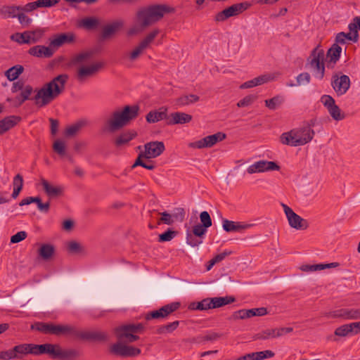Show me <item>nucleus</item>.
Listing matches in <instances>:
<instances>
[{
	"mask_svg": "<svg viewBox=\"0 0 360 360\" xmlns=\"http://www.w3.org/2000/svg\"><path fill=\"white\" fill-rule=\"evenodd\" d=\"M67 74L59 75L54 77L51 82L44 84L40 89H36V94L30 98L33 92V88L30 85H26L21 91L20 94L21 97L20 103H24L27 100H33L34 104L38 108H43L51 103L65 90V86L68 80Z\"/></svg>",
	"mask_w": 360,
	"mask_h": 360,
	"instance_id": "1",
	"label": "nucleus"
},
{
	"mask_svg": "<svg viewBox=\"0 0 360 360\" xmlns=\"http://www.w3.org/2000/svg\"><path fill=\"white\" fill-rule=\"evenodd\" d=\"M175 8L167 4H152L139 8L135 14L136 25L128 30L129 35H134L161 20L165 14L172 13Z\"/></svg>",
	"mask_w": 360,
	"mask_h": 360,
	"instance_id": "2",
	"label": "nucleus"
},
{
	"mask_svg": "<svg viewBox=\"0 0 360 360\" xmlns=\"http://www.w3.org/2000/svg\"><path fill=\"white\" fill-rule=\"evenodd\" d=\"M140 108L137 105H125L122 110H115L103 126L105 132L113 133L127 126L139 116Z\"/></svg>",
	"mask_w": 360,
	"mask_h": 360,
	"instance_id": "3",
	"label": "nucleus"
},
{
	"mask_svg": "<svg viewBox=\"0 0 360 360\" xmlns=\"http://www.w3.org/2000/svg\"><path fill=\"white\" fill-rule=\"evenodd\" d=\"M324 51L318 44L310 53L307 58L305 68L312 70L315 77L322 79L325 75Z\"/></svg>",
	"mask_w": 360,
	"mask_h": 360,
	"instance_id": "4",
	"label": "nucleus"
},
{
	"mask_svg": "<svg viewBox=\"0 0 360 360\" xmlns=\"http://www.w3.org/2000/svg\"><path fill=\"white\" fill-rule=\"evenodd\" d=\"M143 329L142 323H129L115 328L114 333L118 340L131 343L139 339V336L136 334L141 333Z\"/></svg>",
	"mask_w": 360,
	"mask_h": 360,
	"instance_id": "5",
	"label": "nucleus"
},
{
	"mask_svg": "<svg viewBox=\"0 0 360 360\" xmlns=\"http://www.w3.org/2000/svg\"><path fill=\"white\" fill-rule=\"evenodd\" d=\"M39 355L42 354H48L52 358L67 359L77 356V352L73 349H62L61 347L58 344H44L37 346Z\"/></svg>",
	"mask_w": 360,
	"mask_h": 360,
	"instance_id": "6",
	"label": "nucleus"
},
{
	"mask_svg": "<svg viewBox=\"0 0 360 360\" xmlns=\"http://www.w3.org/2000/svg\"><path fill=\"white\" fill-rule=\"evenodd\" d=\"M331 86L338 96L345 95L350 88L351 81L349 76L341 72L333 74L330 82Z\"/></svg>",
	"mask_w": 360,
	"mask_h": 360,
	"instance_id": "7",
	"label": "nucleus"
},
{
	"mask_svg": "<svg viewBox=\"0 0 360 360\" xmlns=\"http://www.w3.org/2000/svg\"><path fill=\"white\" fill-rule=\"evenodd\" d=\"M105 65L102 61L93 63L89 65H79L76 72V79L79 82H85L88 78L95 76Z\"/></svg>",
	"mask_w": 360,
	"mask_h": 360,
	"instance_id": "8",
	"label": "nucleus"
},
{
	"mask_svg": "<svg viewBox=\"0 0 360 360\" xmlns=\"http://www.w3.org/2000/svg\"><path fill=\"white\" fill-rule=\"evenodd\" d=\"M250 4L248 2L235 4L217 13L214 16L216 22H224L228 18L236 16L247 10Z\"/></svg>",
	"mask_w": 360,
	"mask_h": 360,
	"instance_id": "9",
	"label": "nucleus"
},
{
	"mask_svg": "<svg viewBox=\"0 0 360 360\" xmlns=\"http://www.w3.org/2000/svg\"><path fill=\"white\" fill-rule=\"evenodd\" d=\"M282 206L290 227L297 230H306L309 227L307 220L302 218L288 205L282 204Z\"/></svg>",
	"mask_w": 360,
	"mask_h": 360,
	"instance_id": "10",
	"label": "nucleus"
},
{
	"mask_svg": "<svg viewBox=\"0 0 360 360\" xmlns=\"http://www.w3.org/2000/svg\"><path fill=\"white\" fill-rule=\"evenodd\" d=\"M110 352L115 355L122 357H133L141 354L140 349L124 345L122 343V341L120 340L110 347Z\"/></svg>",
	"mask_w": 360,
	"mask_h": 360,
	"instance_id": "11",
	"label": "nucleus"
},
{
	"mask_svg": "<svg viewBox=\"0 0 360 360\" xmlns=\"http://www.w3.org/2000/svg\"><path fill=\"white\" fill-rule=\"evenodd\" d=\"M43 32L41 30L30 32L26 31L22 33L16 32L11 36V39L18 44H31L37 43L42 37Z\"/></svg>",
	"mask_w": 360,
	"mask_h": 360,
	"instance_id": "12",
	"label": "nucleus"
},
{
	"mask_svg": "<svg viewBox=\"0 0 360 360\" xmlns=\"http://www.w3.org/2000/svg\"><path fill=\"white\" fill-rule=\"evenodd\" d=\"M321 102L326 108L331 117L335 121L345 119V115L341 112L340 108L335 104V99L330 95H323L321 97Z\"/></svg>",
	"mask_w": 360,
	"mask_h": 360,
	"instance_id": "13",
	"label": "nucleus"
},
{
	"mask_svg": "<svg viewBox=\"0 0 360 360\" xmlns=\"http://www.w3.org/2000/svg\"><path fill=\"white\" fill-rule=\"evenodd\" d=\"M226 135L223 132H217L214 134L207 136L197 141L189 143V147L193 148L202 149L205 148H211L217 142L221 141L226 139Z\"/></svg>",
	"mask_w": 360,
	"mask_h": 360,
	"instance_id": "14",
	"label": "nucleus"
},
{
	"mask_svg": "<svg viewBox=\"0 0 360 360\" xmlns=\"http://www.w3.org/2000/svg\"><path fill=\"white\" fill-rule=\"evenodd\" d=\"M311 141V137L308 135L305 138H300L297 134L296 130H291L289 132H285L281 136V142L283 144L291 146H303Z\"/></svg>",
	"mask_w": 360,
	"mask_h": 360,
	"instance_id": "15",
	"label": "nucleus"
},
{
	"mask_svg": "<svg viewBox=\"0 0 360 360\" xmlns=\"http://www.w3.org/2000/svg\"><path fill=\"white\" fill-rule=\"evenodd\" d=\"M280 166L275 162L267 160H259L251 165L247 169L248 174L257 172H264L268 171H278Z\"/></svg>",
	"mask_w": 360,
	"mask_h": 360,
	"instance_id": "16",
	"label": "nucleus"
},
{
	"mask_svg": "<svg viewBox=\"0 0 360 360\" xmlns=\"http://www.w3.org/2000/svg\"><path fill=\"white\" fill-rule=\"evenodd\" d=\"M145 155L150 158H155L160 156L165 150V144L162 141H150L144 145Z\"/></svg>",
	"mask_w": 360,
	"mask_h": 360,
	"instance_id": "17",
	"label": "nucleus"
},
{
	"mask_svg": "<svg viewBox=\"0 0 360 360\" xmlns=\"http://www.w3.org/2000/svg\"><path fill=\"white\" fill-rule=\"evenodd\" d=\"M77 338L96 342H107L109 340L108 334L101 330L78 331Z\"/></svg>",
	"mask_w": 360,
	"mask_h": 360,
	"instance_id": "18",
	"label": "nucleus"
},
{
	"mask_svg": "<svg viewBox=\"0 0 360 360\" xmlns=\"http://www.w3.org/2000/svg\"><path fill=\"white\" fill-rule=\"evenodd\" d=\"M124 26V21L122 20H117L109 24L105 25L101 33L102 39H107L112 37Z\"/></svg>",
	"mask_w": 360,
	"mask_h": 360,
	"instance_id": "19",
	"label": "nucleus"
},
{
	"mask_svg": "<svg viewBox=\"0 0 360 360\" xmlns=\"http://www.w3.org/2000/svg\"><path fill=\"white\" fill-rule=\"evenodd\" d=\"M54 52L55 49H52L50 45L49 46L37 45L31 47L28 51V53L31 56L45 58H51Z\"/></svg>",
	"mask_w": 360,
	"mask_h": 360,
	"instance_id": "20",
	"label": "nucleus"
},
{
	"mask_svg": "<svg viewBox=\"0 0 360 360\" xmlns=\"http://www.w3.org/2000/svg\"><path fill=\"white\" fill-rule=\"evenodd\" d=\"M41 184L46 194L50 198L61 196L64 192V188L61 186H53L45 179H41Z\"/></svg>",
	"mask_w": 360,
	"mask_h": 360,
	"instance_id": "21",
	"label": "nucleus"
},
{
	"mask_svg": "<svg viewBox=\"0 0 360 360\" xmlns=\"http://www.w3.org/2000/svg\"><path fill=\"white\" fill-rule=\"evenodd\" d=\"M78 330L70 325H54L51 323L50 334L55 335H71L77 337Z\"/></svg>",
	"mask_w": 360,
	"mask_h": 360,
	"instance_id": "22",
	"label": "nucleus"
},
{
	"mask_svg": "<svg viewBox=\"0 0 360 360\" xmlns=\"http://www.w3.org/2000/svg\"><path fill=\"white\" fill-rule=\"evenodd\" d=\"M342 47L337 44H333L326 53L328 60V67L333 68L336 63L340 60Z\"/></svg>",
	"mask_w": 360,
	"mask_h": 360,
	"instance_id": "23",
	"label": "nucleus"
},
{
	"mask_svg": "<svg viewBox=\"0 0 360 360\" xmlns=\"http://www.w3.org/2000/svg\"><path fill=\"white\" fill-rule=\"evenodd\" d=\"M168 108L161 107L158 110H151L146 116V120L148 123H156L159 121L168 119Z\"/></svg>",
	"mask_w": 360,
	"mask_h": 360,
	"instance_id": "24",
	"label": "nucleus"
},
{
	"mask_svg": "<svg viewBox=\"0 0 360 360\" xmlns=\"http://www.w3.org/2000/svg\"><path fill=\"white\" fill-rule=\"evenodd\" d=\"M333 316L344 319H360V309H341L334 311Z\"/></svg>",
	"mask_w": 360,
	"mask_h": 360,
	"instance_id": "25",
	"label": "nucleus"
},
{
	"mask_svg": "<svg viewBox=\"0 0 360 360\" xmlns=\"http://www.w3.org/2000/svg\"><path fill=\"white\" fill-rule=\"evenodd\" d=\"M222 222L223 229L226 232L240 231L253 226V224H241L240 222H235L228 219H224Z\"/></svg>",
	"mask_w": 360,
	"mask_h": 360,
	"instance_id": "26",
	"label": "nucleus"
},
{
	"mask_svg": "<svg viewBox=\"0 0 360 360\" xmlns=\"http://www.w3.org/2000/svg\"><path fill=\"white\" fill-rule=\"evenodd\" d=\"M274 77L271 75H262L255 77L251 80L247 81L242 84L240 86V89H249L259 85L265 84L274 79Z\"/></svg>",
	"mask_w": 360,
	"mask_h": 360,
	"instance_id": "27",
	"label": "nucleus"
},
{
	"mask_svg": "<svg viewBox=\"0 0 360 360\" xmlns=\"http://www.w3.org/2000/svg\"><path fill=\"white\" fill-rule=\"evenodd\" d=\"M171 120L167 122L169 125L184 124L192 120V116L186 112H176L171 114Z\"/></svg>",
	"mask_w": 360,
	"mask_h": 360,
	"instance_id": "28",
	"label": "nucleus"
},
{
	"mask_svg": "<svg viewBox=\"0 0 360 360\" xmlns=\"http://www.w3.org/2000/svg\"><path fill=\"white\" fill-rule=\"evenodd\" d=\"M136 132L131 131H127L120 134L114 140V144L116 147L120 148L127 145L136 136Z\"/></svg>",
	"mask_w": 360,
	"mask_h": 360,
	"instance_id": "29",
	"label": "nucleus"
},
{
	"mask_svg": "<svg viewBox=\"0 0 360 360\" xmlns=\"http://www.w3.org/2000/svg\"><path fill=\"white\" fill-rule=\"evenodd\" d=\"M20 120V117L11 115L0 120V135L13 128Z\"/></svg>",
	"mask_w": 360,
	"mask_h": 360,
	"instance_id": "30",
	"label": "nucleus"
},
{
	"mask_svg": "<svg viewBox=\"0 0 360 360\" xmlns=\"http://www.w3.org/2000/svg\"><path fill=\"white\" fill-rule=\"evenodd\" d=\"M74 41V35L72 34H60L57 35L50 42V46L52 49H56L65 43H70Z\"/></svg>",
	"mask_w": 360,
	"mask_h": 360,
	"instance_id": "31",
	"label": "nucleus"
},
{
	"mask_svg": "<svg viewBox=\"0 0 360 360\" xmlns=\"http://www.w3.org/2000/svg\"><path fill=\"white\" fill-rule=\"evenodd\" d=\"M55 247L49 243L42 244L38 250L39 256L44 261L50 260L55 254Z\"/></svg>",
	"mask_w": 360,
	"mask_h": 360,
	"instance_id": "32",
	"label": "nucleus"
},
{
	"mask_svg": "<svg viewBox=\"0 0 360 360\" xmlns=\"http://www.w3.org/2000/svg\"><path fill=\"white\" fill-rule=\"evenodd\" d=\"M100 21L97 18L86 17L79 21L78 26L89 31L96 30L98 27Z\"/></svg>",
	"mask_w": 360,
	"mask_h": 360,
	"instance_id": "33",
	"label": "nucleus"
},
{
	"mask_svg": "<svg viewBox=\"0 0 360 360\" xmlns=\"http://www.w3.org/2000/svg\"><path fill=\"white\" fill-rule=\"evenodd\" d=\"M94 54L95 51L94 50L81 52L72 58L71 64L75 66L82 65L86 60L91 58Z\"/></svg>",
	"mask_w": 360,
	"mask_h": 360,
	"instance_id": "34",
	"label": "nucleus"
},
{
	"mask_svg": "<svg viewBox=\"0 0 360 360\" xmlns=\"http://www.w3.org/2000/svg\"><path fill=\"white\" fill-rule=\"evenodd\" d=\"M211 298H205L200 302H192L188 304V309L196 311H205L212 309Z\"/></svg>",
	"mask_w": 360,
	"mask_h": 360,
	"instance_id": "35",
	"label": "nucleus"
},
{
	"mask_svg": "<svg viewBox=\"0 0 360 360\" xmlns=\"http://www.w3.org/2000/svg\"><path fill=\"white\" fill-rule=\"evenodd\" d=\"M212 309L219 308L235 302L236 298L233 296L210 297Z\"/></svg>",
	"mask_w": 360,
	"mask_h": 360,
	"instance_id": "36",
	"label": "nucleus"
},
{
	"mask_svg": "<svg viewBox=\"0 0 360 360\" xmlns=\"http://www.w3.org/2000/svg\"><path fill=\"white\" fill-rule=\"evenodd\" d=\"M19 11V6L4 5L0 7V15L3 18H15L16 13Z\"/></svg>",
	"mask_w": 360,
	"mask_h": 360,
	"instance_id": "37",
	"label": "nucleus"
},
{
	"mask_svg": "<svg viewBox=\"0 0 360 360\" xmlns=\"http://www.w3.org/2000/svg\"><path fill=\"white\" fill-rule=\"evenodd\" d=\"M23 70L24 68L22 65H16L7 70L5 72V76L9 81L12 82L18 79L20 75L23 72Z\"/></svg>",
	"mask_w": 360,
	"mask_h": 360,
	"instance_id": "38",
	"label": "nucleus"
},
{
	"mask_svg": "<svg viewBox=\"0 0 360 360\" xmlns=\"http://www.w3.org/2000/svg\"><path fill=\"white\" fill-rule=\"evenodd\" d=\"M200 97L195 94L183 95L176 100V104L180 106L188 105L198 102Z\"/></svg>",
	"mask_w": 360,
	"mask_h": 360,
	"instance_id": "39",
	"label": "nucleus"
},
{
	"mask_svg": "<svg viewBox=\"0 0 360 360\" xmlns=\"http://www.w3.org/2000/svg\"><path fill=\"white\" fill-rule=\"evenodd\" d=\"M86 124L84 120H79L75 124L68 127L65 131L66 136H75Z\"/></svg>",
	"mask_w": 360,
	"mask_h": 360,
	"instance_id": "40",
	"label": "nucleus"
},
{
	"mask_svg": "<svg viewBox=\"0 0 360 360\" xmlns=\"http://www.w3.org/2000/svg\"><path fill=\"white\" fill-rule=\"evenodd\" d=\"M265 105L269 109L274 110L281 106L284 102V98L282 96H276L270 99L265 100Z\"/></svg>",
	"mask_w": 360,
	"mask_h": 360,
	"instance_id": "41",
	"label": "nucleus"
},
{
	"mask_svg": "<svg viewBox=\"0 0 360 360\" xmlns=\"http://www.w3.org/2000/svg\"><path fill=\"white\" fill-rule=\"evenodd\" d=\"M29 344H20L15 346L11 349L13 355H15L14 359H21L22 355L28 354Z\"/></svg>",
	"mask_w": 360,
	"mask_h": 360,
	"instance_id": "42",
	"label": "nucleus"
},
{
	"mask_svg": "<svg viewBox=\"0 0 360 360\" xmlns=\"http://www.w3.org/2000/svg\"><path fill=\"white\" fill-rule=\"evenodd\" d=\"M254 340H269L276 338L274 328H267L254 335Z\"/></svg>",
	"mask_w": 360,
	"mask_h": 360,
	"instance_id": "43",
	"label": "nucleus"
},
{
	"mask_svg": "<svg viewBox=\"0 0 360 360\" xmlns=\"http://www.w3.org/2000/svg\"><path fill=\"white\" fill-rule=\"evenodd\" d=\"M250 354L252 360H263L275 356V353L271 350L252 352Z\"/></svg>",
	"mask_w": 360,
	"mask_h": 360,
	"instance_id": "44",
	"label": "nucleus"
},
{
	"mask_svg": "<svg viewBox=\"0 0 360 360\" xmlns=\"http://www.w3.org/2000/svg\"><path fill=\"white\" fill-rule=\"evenodd\" d=\"M180 307V303L178 302H172L166 304L159 309V311L163 315V318L167 316L171 313L175 311Z\"/></svg>",
	"mask_w": 360,
	"mask_h": 360,
	"instance_id": "45",
	"label": "nucleus"
},
{
	"mask_svg": "<svg viewBox=\"0 0 360 360\" xmlns=\"http://www.w3.org/2000/svg\"><path fill=\"white\" fill-rule=\"evenodd\" d=\"M186 243L192 248L198 247L202 243V238H199L191 232H187Z\"/></svg>",
	"mask_w": 360,
	"mask_h": 360,
	"instance_id": "46",
	"label": "nucleus"
},
{
	"mask_svg": "<svg viewBox=\"0 0 360 360\" xmlns=\"http://www.w3.org/2000/svg\"><path fill=\"white\" fill-rule=\"evenodd\" d=\"M177 234V231L168 229L165 232L159 235V242H168L172 240Z\"/></svg>",
	"mask_w": 360,
	"mask_h": 360,
	"instance_id": "47",
	"label": "nucleus"
},
{
	"mask_svg": "<svg viewBox=\"0 0 360 360\" xmlns=\"http://www.w3.org/2000/svg\"><path fill=\"white\" fill-rule=\"evenodd\" d=\"M160 33V30L158 29H155L140 42L145 48H148L149 44L154 40V39L158 36Z\"/></svg>",
	"mask_w": 360,
	"mask_h": 360,
	"instance_id": "48",
	"label": "nucleus"
},
{
	"mask_svg": "<svg viewBox=\"0 0 360 360\" xmlns=\"http://www.w3.org/2000/svg\"><path fill=\"white\" fill-rule=\"evenodd\" d=\"M160 33V30L158 29H155L140 42L145 48H148L149 44L154 40V39L158 36Z\"/></svg>",
	"mask_w": 360,
	"mask_h": 360,
	"instance_id": "49",
	"label": "nucleus"
},
{
	"mask_svg": "<svg viewBox=\"0 0 360 360\" xmlns=\"http://www.w3.org/2000/svg\"><path fill=\"white\" fill-rule=\"evenodd\" d=\"M351 326L349 324L342 325L337 328L335 330V335L340 337H345L349 334L352 335Z\"/></svg>",
	"mask_w": 360,
	"mask_h": 360,
	"instance_id": "50",
	"label": "nucleus"
},
{
	"mask_svg": "<svg viewBox=\"0 0 360 360\" xmlns=\"http://www.w3.org/2000/svg\"><path fill=\"white\" fill-rule=\"evenodd\" d=\"M186 212L184 208L177 207L172 214L174 221L182 222L184 221Z\"/></svg>",
	"mask_w": 360,
	"mask_h": 360,
	"instance_id": "51",
	"label": "nucleus"
},
{
	"mask_svg": "<svg viewBox=\"0 0 360 360\" xmlns=\"http://www.w3.org/2000/svg\"><path fill=\"white\" fill-rule=\"evenodd\" d=\"M257 98V96L256 95L250 94L248 96H245L243 99L239 101V102L237 103V105L239 108L246 107L252 103Z\"/></svg>",
	"mask_w": 360,
	"mask_h": 360,
	"instance_id": "52",
	"label": "nucleus"
},
{
	"mask_svg": "<svg viewBox=\"0 0 360 360\" xmlns=\"http://www.w3.org/2000/svg\"><path fill=\"white\" fill-rule=\"evenodd\" d=\"M297 134L299 135L300 138H305L308 136H311V141L313 139L315 132L312 129H310L309 127H303L302 128L296 130Z\"/></svg>",
	"mask_w": 360,
	"mask_h": 360,
	"instance_id": "53",
	"label": "nucleus"
},
{
	"mask_svg": "<svg viewBox=\"0 0 360 360\" xmlns=\"http://www.w3.org/2000/svg\"><path fill=\"white\" fill-rule=\"evenodd\" d=\"M200 225L205 226L207 229L212 224V221L210 214L207 211H203L200 214Z\"/></svg>",
	"mask_w": 360,
	"mask_h": 360,
	"instance_id": "54",
	"label": "nucleus"
},
{
	"mask_svg": "<svg viewBox=\"0 0 360 360\" xmlns=\"http://www.w3.org/2000/svg\"><path fill=\"white\" fill-rule=\"evenodd\" d=\"M207 228L205 227V226H202L198 224L193 227L192 232L191 233L199 238H203L204 236L207 233Z\"/></svg>",
	"mask_w": 360,
	"mask_h": 360,
	"instance_id": "55",
	"label": "nucleus"
},
{
	"mask_svg": "<svg viewBox=\"0 0 360 360\" xmlns=\"http://www.w3.org/2000/svg\"><path fill=\"white\" fill-rule=\"evenodd\" d=\"M160 214H161V217L158 221V225H160L161 223L167 225H172L174 224V221L172 219V214H169L167 212H163Z\"/></svg>",
	"mask_w": 360,
	"mask_h": 360,
	"instance_id": "56",
	"label": "nucleus"
},
{
	"mask_svg": "<svg viewBox=\"0 0 360 360\" xmlns=\"http://www.w3.org/2000/svg\"><path fill=\"white\" fill-rule=\"evenodd\" d=\"M53 150L59 155H64L65 154V143L60 140H56L53 145Z\"/></svg>",
	"mask_w": 360,
	"mask_h": 360,
	"instance_id": "57",
	"label": "nucleus"
},
{
	"mask_svg": "<svg viewBox=\"0 0 360 360\" xmlns=\"http://www.w3.org/2000/svg\"><path fill=\"white\" fill-rule=\"evenodd\" d=\"M67 248L68 252L72 254L79 253L82 250L81 245L75 240L70 241L68 243Z\"/></svg>",
	"mask_w": 360,
	"mask_h": 360,
	"instance_id": "58",
	"label": "nucleus"
},
{
	"mask_svg": "<svg viewBox=\"0 0 360 360\" xmlns=\"http://www.w3.org/2000/svg\"><path fill=\"white\" fill-rule=\"evenodd\" d=\"M146 49V48L139 43V45L130 53L129 59L131 61L136 60Z\"/></svg>",
	"mask_w": 360,
	"mask_h": 360,
	"instance_id": "59",
	"label": "nucleus"
},
{
	"mask_svg": "<svg viewBox=\"0 0 360 360\" xmlns=\"http://www.w3.org/2000/svg\"><path fill=\"white\" fill-rule=\"evenodd\" d=\"M179 324V322L178 321H174L172 323H168V324H167L165 326H162L159 329V333H172V331H174L178 327Z\"/></svg>",
	"mask_w": 360,
	"mask_h": 360,
	"instance_id": "60",
	"label": "nucleus"
},
{
	"mask_svg": "<svg viewBox=\"0 0 360 360\" xmlns=\"http://www.w3.org/2000/svg\"><path fill=\"white\" fill-rule=\"evenodd\" d=\"M246 309H240L236 311H234L230 317H229V320L230 321H236L238 319H248Z\"/></svg>",
	"mask_w": 360,
	"mask_h": 360,
	"instance_id": "61",
	"label": "nucleus"
},
{
	"mask_svg": "<svg viewBox=\"0 0 360 360\" xmlns=\"http://www.w3.org/2000/svg\"><path fill=\"white\" fill-rule=\"evenodd\" d=\"M60 0H37L38 8H51L56 6Z\"/></svg>",
	"mask_w": 360,
	"mask_h": 360,
	"instance_id": "62",
	"label": "nucleus"
},
{
	"mask_svg": "<svg viewBox=\"0 0 360 360\" xmlns=\"http://www.w3.org/2000/svg\"><path fill=\"white\" fill-rule=\"evenodd\" d=\"M23 11H18L16 13L19 22L23 25H29L32 23V19L26 15Z\"/></svg>",
	"mask_w": 360,
	"mask_h": 360,
	"instance_id": "63",
	"label": "nucleus"
},
{
	"mask_svg": "<svg viewBox=\"0 0 360 360\" xmlns=\"http://www.w3.org/2000/svg\"><path fill=\"white\" fill-rule=\"evenodd\" d=\"M222 337V334L216 332H210L201 338L202 341L214 342Z\"/></svg>",
	"mask_w": 360,
	"mask_h": 360,
	"instance_id": "64",
	"label": "nucleus"
}]
</instances>
